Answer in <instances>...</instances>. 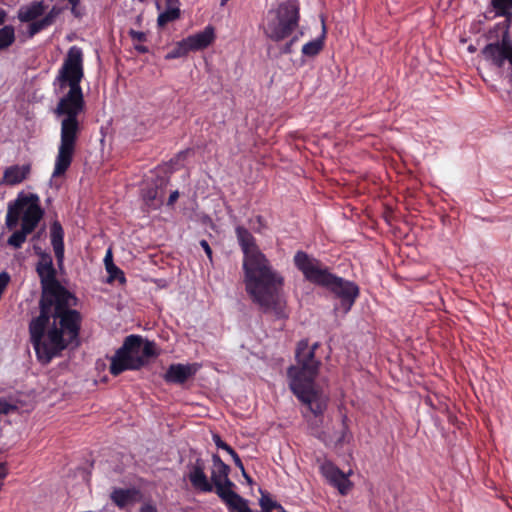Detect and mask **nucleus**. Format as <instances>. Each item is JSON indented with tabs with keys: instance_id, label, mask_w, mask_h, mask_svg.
Wrapping results in <instances>:
<instances>
[{
	"instance_id": "42",
	"label": "nucleus",
	"mask_w": 512,
	"mask_h": 512,
	"mask_svg": "<svg viewBox=\"0 0 512 512\" xmlns=\"http://www.w3.org/2000/svg\"><path fill=\"white\" fill-rule=\"evenodd\" d=\"M178 197H179V192L177 190L173 191L168 198L167 205H169V206L173 205L177 201Z\"/></svg>"
},
{
	"instance_id": "25",
	"label": "nucleus",
	"mask_w": 512,
	"mask_h": 512,
	"mask_svg": "<svg viewBox=\"0 0 512 512\" xmlns=\"http://www.w3.org/2000/svg\"><path fill=\"white\" fill-rule=\"evenodd\" d=\"M56 14L54 13V9H52L48 14H46L42 19L36 20L30 24L29 26V35L34 36L40 31L46 29L51 26L55 21Z\"/></svg>"
},
{
	"instance_id": "50",
	"label": "nucleus",
	"mask_w": 512,
	"mask_h": 512,
	"mask_svg": "<svg viewBox=\"0 0 512 512\" xmlns=\"http://www.w3.org/2000/svg\"><path fill=\"white\" fill-rule=\"evenodd\" d=\"M140 2H144L145 0H139Z\"/></svg>"
},
{
	"instance_id": "38",
	"label": "nucleus",
	"mask_w": 512,
	"mask_h": 512,
	"mask_svg": "<svg viewBox=\"0 0 512 512\" xmlns=\"http://www.w3.org/2000/svg\"><path fill=\"white\" fill-rule=\"evenodd\" d=\"M230 456L232 457L235 465L241 469L243 476L248 480L249 483H251L252 479L246 474L243 463L238 454L234 451V454H231Z\"/></svg>"
},
{
	"instance_id": "11",
	"label": "nucleus",
	"mask_w": 512,
	"mask_h": 512,
	"mask_svg": "<svg viewBox=\"0 0 512 512\" xmlns=\"http://www.w3.org/2000/svg\"><path fill=\"white\" fill-rule=\"evenodd\" d=\"M236 235L243 259V282L245 290L253 303H256V244L253 235L243 226L236 227Z\"/></svg>"
},
{
	"instance_id": "44",
	"label": "nucleus",
	"mask_w": 512,
	"mask_h": 512,
	"mask_svg": "<svg viewBox=\"0 0 512 512\" xmlns=\"http://www.w3.org/2000/svg\"><path fill=\"white\" fill-rule=\"evenodd\" d=\"M109 263H113L112 253H111L110 249L107 251L105 258H104L105 268L107 267V264H109Z\"/></svg>"
},
{
	"instance_id": "2",
	"label": "nucleus",
	"mask_w": 512,
	"mask_h": 512,
	"mask_svg": "<svg viewBox=\"0 0 512 512\" xmlns=\"http://www.w3.org/2000/svg\"><path fill=\"white\" fill-rule=\"evenodd\" d=\"M85 101L82 89H71L59 100L55 108L61 121L60 143L55 159L53 177L63 176L70 167L81 131L78 115L84 111Z\"/></svg>"
},
{
	"instance_id": "46",
	"label": "nucleus",
	"mask_w": 512,
	"mask_h": 512,
	"mask_svg": "<svg viewBox=\"0 0 512 512\" xmlns=\"http://www.w3.org/2000/svg\"><path fill=\"white\" fill-rule=\"evenodd\" d=\"M7 14L6 12L0 8V25H3L6 21Z\"/></svg>"
},
{
	"instance_id": "14",
	"label": "nucleus",
	"mask_w": 512,
	"mask_h": 512,
	"mask_svg": "<svg viewBox=\"0 0 512 512\" xmlns=\"http://www.w3.org/2000/svg\"><path fill=\"white\" fill-rule=\"evenodd\" d=\"M186 477L190 481L193 489L200 493L213 492V484L206 474V461L201 457H196L194 461H189L186 466Z\"/></svg>"
},
{
	"instance_id": "30",
	"label": "nucleus",
	"mask_w": 512,
	"mask_h": 512,
	"mask_svg": "<svg viewBox=\"0 0 512 512\" xmlns=\"http://www.w3.org/2000/svg\"><path fill=\"white\" fill-rule=\"evenodd\" d=\"M190 51L185 39L177 42L175 46L166 54V60L177 59L186 56Z\"/></svg>"
},
{
	"instance_id": "13",
	"label": "nucleus",
	"mask_w": 512,
	"mask_h": 512,
	"mask_svg": "<svg viewBox=\"0 0 512 512\" xmlns=\"http://www.w3.org/2000/svg\"><path fill=\"white\" fill-rule=\"evenodd\" d=\"M84 77L83 52L78 46L69 48L67 55L58 71L57 81L61 88L68 86L71 89H82L81 81Z\"/></svg>"
},
{
	"instance_id": "26",
	"label": "nucleus",
	"mask_w": 512,
	"mask_h": 512,
	"mask_svg": "<svg viewBox=\"0 0 512 512\" xmlns=\"http://www.w3.org/2000/svg\"><path fill=\"white\" fill-rule=\"evenodd\" d=\"M15 29L12 25L0 28V51L9 48L15 42Z\"/></svg>"
},
{
	"instance_id": "36",
	"label": "nucleus",
	"mask_w": 512,
	"mask_h": 512,
	"mask_svg": "<svg viewBox=\"0 0 512 512\" xmlns=\"http://www.w3.org/2000/svg\"><path fill=\"white\" fill-rule=\"evenodd\" d=\"M129 36L131 37V39L133 41H137L139 43L145 42L147 40V36H146V34L144 32L136 31V30H133V29H131L129 31Z\"/></svg>"
},
{
	"instance_id": "18",
	"label": "nucleus",
	"mask_w": 512,
	"mask_h": 512,
	"mask_svg": "<svg viewBox=\"0 0 512 512\" xmlns=\"http://www.w3.org/2000/svg\"><path fill=\"white\" fill-rule=\"evenodd\" d=\"M168 184V179L161 177L154 186L148 187L143 191V199L146 205L151 209H157L163 203L164 188Z\"/></svg>"
},
{
	"instance_id": "9",
	"label": "nucleus",
	"mask_w": 512,
	"mask_h": 512,
	"mask_svg": "<svg viewBox=\"0 0 512 512\" xmlns=\"http://www.w3.org/2000/svg\"><path fill=\"white\" fill-rule=\"evenodd\" d=\"M300 3L298 0H285L274 10H269L263 25L264 34L275 42H280L298 28Z\"/></svg>"
},
{
	"instance_id": "34",
	"label": "nucleus",
	"mask_w": 512,
	"mask_h": 512,
	"mask_svg": "<svg viewBox=\"0 0 512 512\" xmlns=\"http://www.w3.org/2000/svg\"><path fill=\"white\" fill-rule=\"evenodd\" d=\"M213 441L218 449L224 450L229 455L234 454L235 450L226 442H224L218 434L213 435Z\"/></svg>"
},
{
	"instance_id": "12",
	"label": "nucleus",
	"mask_w": 512,
	"mask_h": 512,
	"mask_svg": "<svg viewBox=\"0 0 512 512\" xmlns=\"http://www.w3.org/2000/svg\"><path fill=\"white\" fill-rule=\"evenodd\" d=\"M505 18L501 39L485 45L481 49V55L490 65L497 69H502L505 63L508 62L510 69L507 73V78L512 84V38L509 32L511 17Z\"/></svg>"
},
{
	"instance_id": "40",
	"label": "nucleus",
	"mask_w": 512,
	"mask_h": 512,
	"mask_svg": "<svg viewBox=\"0 0 512 512\" xmlns=\"http://www.w3.org/2000/svg\"><path fill=\"white\" fill-rule=\"evenodd\" d=\"M200 246L203 248V250L205 251V254L207 255V257L212 260V249L209 245V243L206 241V240H201L200 241Z\"/></svg>"
},
{
	"instance_id": "7",
	"label": "nucleus",
	"mask_w": 512,
	"mask_h": 512,
	"mask_svg": "<svg viewBox=\"0 0 512 512\" xmlns=\"http://www.w3.org/2000/svg\"><path fill=\"white\" fill-rule=\"evenodd\" d=\"M78 305V298L61 283L42 289L39 300L40 314L36 317L38 322L53 318L59 324L76 333L77 325L81 324L82 316L73 309Z\"/></svg>"
},
{
	"instance_id": "23",
	"label": "nucleus",
	"mask_w": 512,
	"mask_h": 512,
	"mask_svg": "<svg viewBox=\"0 0 512 512\" xmlns=\"http://www.w3.org/2000/svg\"><path fill=\"white\" fill-rule=\"evenodd\" d=\"M167 8L158 15L157 25L161 28L168 23L178 20L181 16L179 0H166Z\"/></svg>"
},
{
	"instance_id": "19",
	"label": "nucleus",
	"mask_w": 512,
	"mask_h": 512,
	"mask_svg": "<svg viewBox=\"0 0 512 512\" xmlns=\"http://www.w3.org/2000/svg\"><path fill=\"white\" fill-rule=\"evenodd\" d=\"M194 373L191 365L171 364L164 374V380L171 384H184Z\"/></svg>"
},
{
	"instance_id": "6",
	"label": "nucleus",
	"mask_w": 512,
	"mask_h": 512,
	"mask_svg": "<svg viewBox=\"0 0 512 512\" xmlns=\"http://www.w3.org/2000/svg\"><path fill=\"white\" fill-rule=\"evenodd\" d=\"M43 215L44 210L41 208L37 194L18 193L16 199L8 203L5 225L9 230H13L22 219L21 229L12 233L7 244L15 249L21 248L27 236L36 229Z\"/></svg>"
},
{
	"instance_id": "43",
	"label": "nucleus",
	"mask_w": 512,
	"mask_h": 512,
	"mask_svg": "<svg viewBox=\"0 0 512 512\" xmlns=\"http://www.w3.org/2000/svg\"><path fill=\"white\" fill-rule=\"evenodd\" d=\"M135 50L138 52V53H141V54H145V53H148L149 52V49L147 46L145 45H142V44H136L134 46Z\"/></svg>"
},
{
	"instance_id": "20",
	"label": "nucleus",
	"mask_w": 512,
	"mask_h": 512,
	"mask_svg": "<svg viewBox=\"0 0 512 512\" xmlns=\"http://www.w3.org/2000/svg\"><path fill=\"white\" fill-rule=\"evenodd\" d=\"M215 38L214 29L207 26L203 31L190 35L185 39L190 51H199L207 48Z\"/></svg>"
},
{
	"instance_id": "49",
	"label": "nucleus",
	"mask_w": 512,
	"mask_h": 512,
	"mask_svg": "<svg viewBox=\"0 0 512 512\" xmlns=\"http://www.w3.org/2000/svg\"><path fill=\"white\" fill-rule=\"evenodd\" d=\"M262 512H271V510H262Z\"/></svg>"
},
{
	"instance_id": "47",
	"label": "nucleus",
	"mask_w": 512,
	"mask_h": 512,
	"mask_svg": "<svg viewBox=\"0 0 512 512\" xmlns=\"http://www.w3.org/2000/svg\"><path fill=\"white\" fill-rule=\"evenodd\" d=\"M257 222H258V227L262 226V220L259 216H258Z\"/></svg>"
},
{
	"instance_id": "16",
	"label": "nucleus",
	"mask_w": 512,
	"mask_h": 512,
	"mask_svg": "<svg viewBox=\"0 0 512 512\" xmlns=\"http://www.w3.org/2000/svg\"><path fill=\"white\" fill-rule=\"evenodd\" d=\"M321 474L330 485L337 488L341 495H346L352 488V483L348 476L330 461H325L320 466Z\"/></svg>"
},
{
	"instance_id": "45",
	"label": "nucleus",
	"mask_w": 512,
	"mask_h": 512,
	"mask_svg": "<svg viewBox=\"0 0 512 512\" xmlns=\"http://www.w3.org/2000/svg\"><path fill=\"white\" fill-rule=\"evenodd\" d=\"M78 6L79 5L71 6V13L75 17L80 18L82 16V13L79 11Z\"/></svg>"
},
{
	"instance_id": "41",
	"label": "nucleus",
	"mask_w": 512,
	"mask_h": 512,
	"mask_svg": "<svg viewBox=\"0 0 512 512\" xmlns=\"http://www.w3.org/2000/svg\"><path fill=\"white\" fill-rule=\"evenodd\" d=\"M139 512H157V509L154 505H152L150 503H146L141 506Z\"/></svg>"
},
{
	"instance_id": "4",
	"label": "nucleus",
	"mask_w": 512,
	"mask_h": 512,
	"mask_svg": "<svg viewBox=\"0 0 512 512\" xmlns=\"http://www.w3.org/2000/svg\"><path fill=\"white\" fill-rule=\"evenodd\" d=\"M81 324L77 325L76 333L62 327L59 321L33 318L29 324L30 341L35 350L37 359L42 364H49L53 358L59 356L69 344L78 339Z\"/></svg>"
},
{
	"instance_id": "3",
	"label": "nucleus",
	"mask_w": 512,
	"mask_h": 512,
	"mask_svg": "<svg viewBox=\"0 0 512 512\" xmlns=\"http://www.w3.org/2000/svg\"><path fill=\"white\" fill-rule=\"evenodd\" d=\"M293 261L307 281L327 289L335 298L339 299L340 304L335 307L336 310L343 313H348L351 310L360 293L357 284L333 274L329 267L304 251H297Z\"/></svg>"
},
{
	"instance_id": "5",
	"label": "nucleus",
	"mask_w": 512,
	"mask_h": 512,
	"mask_svg": "<svg viewBox=\"0 0 512 512\" xmlns=\"http://www.w3.org/2000/svg\"><path fill=\"white\" fill-rule=\"evenodd\" d=\"M257 259L258 308L276 319L287 318L284 277L259 250Z\"/></svg>"
},
{
	"instance_id": "28",
	"label": "nucleus",
	"mask_w": 512,
	"mask_h": 512,
	"mask_svg": "<svg viewBox=\"0 0 512 512\" xmlns=\"http://www.w3.org/2000/svg\"><path fill=\"white\" fill-rule=\"evenodd\" d=\"M497 16L512 17V0H491Z\"/></svg>"
},
{
	"instance_id": "31",
	"label": "nucleus",
	"mask_w": 512,
	"mask_h": 512,
	"mask_svg": "<svg viewBox=\"0 0 512 512\" xmlns=\"http://www.w3.org/2000/svg\"><path fill=\"white\" fill-rule=\"evenodd\" d=\"M106 271L108 273V282L119 281L125 283L126 278L124 272L118 268L114 263L107 264Z\"/></svg>"
},
{
	"instance_id": "33",
	"label": "nucleus",
	"mask_w": 512,
	"mask_h": 512,
	"mask_svg": "<svg viewBox=\"0 0 512 512\" xmlns=\"http://www.w3.org/2000/svg\"><path fill=\"white\" fill-rule=\"evenodd\" d=\"M17 409V405L8 402L4 398H0V416L9 415L10 413L17 411Z\"/></svg>"
},
{
	"instance_id": "22",
	"label": "nucleus",
	"mask_w": 512,
	"mask_h": 512,
	"mask_svg": "<svg viewBox=\"0 0 512 512\" xmlns=\"http://www.w3.org/2000/svg\"><path fill=\"white\" fill-rule=\"evenodd\" d=\"M30 165H12L5 169L3 182L7 185H17L24 181L30 173Z\"/></svg>"
},
{
	"instance_id": "1",
	"label": "nucleus",
	"mask_w": 512,
	"mask_h": 512,
	"mask_svg": "<svg viewBox=\"0 0 512 512\" xmlns=\"http://www.w3.org/2000/svg\"><path fill=\"white\" fill-rule=\"evenodd\" d=\"M318 347V343L309 346L307 339L299 341L295 353L297 363L287 371L290 389L315 416L321 415L326 409V400L315 384L321 366V361L315 357Z\"/></svg>"
},
{
	"instance_id": "17",
	"label": "nucleus",
	"mask_w": 512,
	"mask_h": 512,
	"mask_svg": "<svg viewBox=\"0 0 512 512\" xmlns=\"http://www.w3.org/2000/svg\"><path fill=\"white\" fill-rule=\"evenodd\" d=\"M142 494L137 488H114L110 493L112 503L123 510L140 501Z\"/></svg>"
},
{
	"instance_id": "48",
	"label": "nucleus",
	"mask_w": 512,
	"mask_h": 512,
	"mask_svg": "<svg viewBox=\"0 0 512 512\" xmlns=\"http://www.w3.org/2000/svg\"><path fill=\"white\" fill-rule=\"evenodd\" d=\"M229 0H221V6H224Z\"/></svg>"
},
{
	"instance_id": "24",
	"label": "nucleus",
	"mask_w": 512,
	"mask_h": 512,
	"mask_svg": "<svg viewBox=\"0 0 512 512\" xmlns=\"http://www.w3.org/2000/svg\"><path fill=\"white\" fill-rule=\"evenodd\" d=\"M326 38V27L323 23L322 25V34L318 38L307 42L302 47V54L306 57H315L317 56L324 48V41Z\"/></svg>"
},
{
	"instance_id": "8",
	"label": "nucleus",
	"mask_w": 512,
	"mask_h": 512,
	"mask_svg": "<svg viewBox=\"0 0 512 512\" xmlns=\"http://www.w3.org/2000/svg\"><path fill=\"white\" fill-rule=\"evenodd\" d=\"M157 355L154 342L144 340L140 335H129L110 358L109 372L116 377L128 370H139Z\"/></svg>"
},
{
	"instance_id": "27",
	"label": "nucleus",
	"mask_w": 512,
	"mask_h": 512,
	"mask_svg": "<svg viewBox=\"0 0 512 512\" xmlns=\"http://www.w3.org/2000/svg\"><path fill=\"white\" fill-rule=\"evenodd\" d=\"M43 5L39 2L33 3L25 12L19 14L22 22H30L43 14Z\"/></svg>"
},
{
	"instance_id": "35",
	"label": "nucleus",
	"mask_w": 512,
	"mask_h": 512,
	"mask_svg": "<svg viewBox=\"0 0 512 512\" xmlns=\"http://www.w3.org/2000/svg\"><path fill=\"white\" fill-rule=\"evenodd\" d=\"M303 35V32L293 36L282 48V52L290 54L292 52V46L299 40V37Z\"/></svg>"
},
{
	"instance_id": "37",
	"label": "nucleus",
	"mask_w": 512,
	"mask_h": 512,
	"mask_svg": "<svg viewBox=\"0 0 512 512\" xmlns=\"http://www.w3.org/2000/svg\"><path fill=\"white\" fill-rule=\"evenodd\" d=\"M191 152L190 149H186L183 151H180L174 158L170 160V163L173 165H180L181 162H183L187 155Z\"/></svg>"
},
{
	"instance_id": "39",
	"label": "nucleus",
	"mask_w": 512,
	"mask_h": 512,
	"mask_svg": "<svg viewBox=\"0 0 512 512\" xmlns=\"http://www.w3.org/2000/svg\"><path fill=\"white\" fill-rule=\"evenodd\" d=\"M10 281V276L6 272L0 273V290L4 291Z\"/></svg>"
},
{
	"instance_id": "29",
	"label": "nucleus",
	"mask_w": 512,
	"mask_h": 512,
	"mask_svg": "<svg viewBox=\"0 0 512 512\" xmlns=\"http://www.w3.org/2000/svg\"><path fill=\"white\" fill-rule=\"evenodd\" d=\"M261 494V498L259 499V505L262 510H273L276 509L282 511L284 509L277 501H275L268 492L258 489Z\"/></svg>"
},
{
	"instance_id": "21",
	"label": "nucleus",
	"mask_w": 512,
	"mask_h": 512,
	"mask_svg": "<svg viewBox=\"0 0 512 512\" xmlns=\"http://www.w3.org/2000/svg\"><path fill=\"white\" fill-rule=\"evenodd\" d=\"M50 238L57 263L60 265L64 260V230L59 221H54L51 224Z\"/></svg>"
},
{
	"instance_id": "32",
	"label": "nucleus",
	"mask_w": 512,
	"mask_h": 512,
	"mask_svg": "<svg viewBox=\"0 0 512 512\" xmlns=\"http://www.w3.org/2000/svg\"><path fill=\"white\" fill-rule=\"evenodd\" d=\"M352 438V435L349 431L348 426V418L346 415L342 416V431L341 436L337 440V444L342 445L345 442H349Z\"/></svg>"
},
{
	"instance_id": "10",
	"label": "nucleus",
	"mask_w": 512,
	"mask_h": 512,
	"mask_svg": "<svg viewBox=\"0 0 512 512\" xmlns=\"http://www.w3.org/2000/svg\"><path fill=\"white\" fill-rule=\"evenodd\" d=\"M212 462L210 483L213 484V491L225 503L229 512H253L247 500L234 491L236 485L229 479L230 467L218 454L212 455Z\"/></svg>"
},
{
	"instance_id": "15",
	"label": "nucleus",
	"mask_w": 512,
	"mask_h": 512,
	"mask_svg": "<svg viewBox=\"0 0 512 512\" xmlns=\"http://www.w3.org/2000/svg\"><path fill=\"white\" fill-rule=\"evenodd\" d=\"M35 252L39 255L36 272L40 278L41 289L59 284L51 255L43 252L40 248H35Z\"/></svg>"
}]
</instances>
